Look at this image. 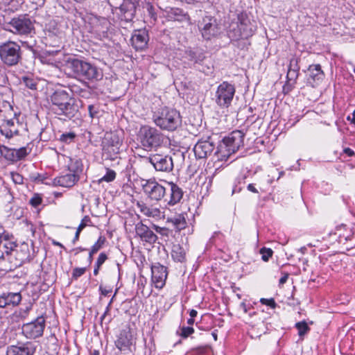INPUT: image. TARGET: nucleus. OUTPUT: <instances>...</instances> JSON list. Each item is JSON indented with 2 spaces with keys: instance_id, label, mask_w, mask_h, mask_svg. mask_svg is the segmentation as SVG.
I'll use <instances>...</instances> for the list:
<instances>
[{
  "instance_id": "24",
  "label": "nucleus",
  "mask_w": 355,
  "mask_h": 355,
  "mask_svg": "<svg viewBox=\"0 0 355 355\" xmlns=\"http://www.w3.org/2000/svg\"><path fill=\"white\" fill-rule=\"evenodd\" d=\"M21 300L19 293H3L0 296V308L12 309L17 306Z\"/></svg>"
},
{
  "instance_id": "40",
  "label": "nucleus",
  "mask_w": 355,
  "mask_h": 355,
  "mask_svg": "<svg viewBox=\"0 0 355 355\" xmlns=\"http://www.w3.org/2000/svg\"><path fill=\"white\" fill-rule=\"evenodd\" d=\"M105 241L106 239L104 236H99L97 241L91 248L92 252H97L99 250H101L104 245Z\"/></svg>"
},
{
  "instance_id": "6",
  "label": "nucleus",
  "mask_w": 355,
  "mask_h": 355,
  "mask_svg": "<svg viewBox=\"0 0 355 355\" xmlns=\"http://www.w3.org/2000/svg\"><path fill=\"white\" fill-rule=\"evenodd\" d=\"M0 60L7 67L17 65L22 60L21 46L12 40L0 43Z\"/></svg>"
},
{
  "instance_id": "13",
  "label": "nucleus",
  "mask_w": 355,
  "mask_h": 355,
  "mask_svg": "<svg viewBox=\"0 0 355 355\" xmlns=\"http://www.w3.org/2000/svg\"><path fill=\"white\" fill-rule=\"evenodd\" d=\"M146 159L153 166L157 171L170 172L173 168L172 157L168 155L153 154L146 157Z\"/></svg>"
},
{
  "instance_id": "20",
  "label": "nucleus",
  "mask_w": 355,
  "mask_h": 355,
  "mask_svg": "<svg viewBox=\"0 0 355 355\" xmlns=\"http://www.w3.org/2000/svg\"><path fill=\"white\" fill-rule=\"evenodd\" d=\"M215 22L214 19L207 16L199 22L198 27L204 39L209 40L216 33Z\"/></svg>"
},
{
  "instance_id": "63",
  "label": "nucleus",
  "mask_w": 355,
  "mask_h": 355,
  "mask_svg": "<svg viewBox=\"0 0 355 355\" xmlns=\"http://www.w3.org/2000/svg\"><path fill=\"white\" fill-rule=\"evenodd\" d=\"M101 267V266H99L96 263L94 264V275H97L98 274Z\"/></svg>"
},
{
  "instance_id": "42",
  "label": "nucleus",
  "mask_w": 355,
  "mask_h": 355,
  "mask_svg": "<svg viewBox=\"0 0 355 355\" xmlns=\"http://www.w3.org/2000/svg\"><path fill=\"white\" fill-rule=\"evenodd\" d=\"M82 85L83 86L82 91L80 92L79 96L85 98H88L92 95L91 89L86 82H82Z\"/></svg>"
},
{
  "instance_id": "17",
  "label": "nucleus",
  "mask_w": 355,
  "mask_h": 355,
  "mask_svg": "<svg viewBox=\"0 0 355 355\" xmlns=\"http://www.w3.org/2000/svg\"><path fill=\"white\" fill-rule=\"evenodd\" d=\"M17 244L9 240L8 234H0V260L10 261L13 253L17 252Z\"/></svg>"
},
{
  "instance_id": "8",
  "label": "nucleus",
  "mask_w": 355,
  "mask_h": 355,
  "mask_svg": "<svg viewBox=\"0 0 355 355\" xmlns=\"http://www.w3.org/2000/svg\"><path fill=\"white\" fill-rule=\"evenodd\" d=\"M235 92L234 85L223 81L217 87L214 101L220 108H228L232 104Z\"/></svg>"
},
{
  "instance_id": "10",
  "label": "nucleus",
  "mask_w": 355,
  "mask_h": 355,
  "mask_svg": "<svg viewBox=\"0 0 355 355\" xmlns=\"http://www.w3.org/2000/svg\"><path fill=\"white\" fill-rule=\"evenodd\" d=\"M102 145L103 153L107 155V158L114 160L119 153L121 140L116 133L106 132Z\"/></svg>"
},
{
  "instance_id": "11",
  "label": "nucleus",
  "mask_w": 355,
  "mask_h": 355,
  "mask_svg": "<svg viewBox=\"0 0 355 355\" xmlns=\"http://www.w3.org/2000/svg\"><path fill=\"white\" fill-rule=\"evenodd\" d=\"M136 331L125 326L123 328L116 336L115 345L120 351H126L130 349V347L135 344L136 342Z\"/></svg>"
},
{
  "instance_id": "23",
  "label": "nucleus",
  "mask_w": 355,
  "mask_h": 355,
  "mask_svg": "<svg viewBox=\"0 0 355 355\" xmlns=\"http://www.w3.org/2000/svg\"><path fill=\"white\" fill-rule=\"evenodd\" d=\"M166 17L170 21L190 23V17L187 12L179 8L166 7L164 10Z\"/></svg>"
},
{
  "instance_id": "56",
  "label": "nucleus",
  "mask_w": 355,
  "mask_h": 355,
  "mask_svg": "<svg viewBox=\"0 0 355 355\" xmlns=\"http://www.w3.org/2000/svg\"><path fill=\"white\" fill-rule=\"evenodd\" d=\"M343 153L345 154H346L348 157H352V156L355 155V152L350 148H345L343 149Z\"/></svg>"
},
{
  "instance_id": "27",
  "label": "nucleus",
  "mask_w": 355,
  "mask_h": 355,
  "mask_svg": "<svg viewBox=\"0 0 355 355\" xmlns=\"http://www.w3.org/2000/svg\"><path fill=\"white\" fill-rule=\"evenodd\" d=\"M300 58L293 56L291 58L287 72L286 78L289 82L296 83L300 75V67L299 65Z\"/></svg>"
},
{
  "instance_id": "37",
  "label": "nucleus",
  "mask_w": 355,
  "mask_h": 355,
  "mask_svg": "<svg viewBox=\"0 0 355 355\" xmlns=\"http://www.w3.org/2000/svg\"><path fill=\"white\" fill-rule=\"evenodd\" d=\"M82 82L83 81L80 82L78 84L73 83H70L68 84L69 89L73 94H76L78 96L80 94V93L82 91L83 87V86L81 84Z\"/></svg>"
},
{
  "instance_id": "34",
  "label": "nucleus",
  "mask_w": 355,
  "mask_h": 355,
  "mask_svg": "<svg viewBox=\"0 0 355 355\" xmlns=\"http://www.w3.org/2000/svg\"><path fill=\"white\" fill-rule=\"evenodd\" d=\"M347 225H342L340 227H338L336 230V234H338V236L340 239H344L345 241L350 240L351 239V232L350 231L347 233H342V230H346Z\"/></svg>"
},
{
  "instance_id": "15",
  "label": "nucleus",
  "mask_w": 355,
  "mask_h": 355,
  "mask_svg": "<svg viewBox=\"0 0 355 355\" xmlns=\"http://www.w3.org/2000/svg\"><path fill=\"white\" fill-rule=\"evenodd\" d=\"M151 280L155 288L161 289L164 287L167 278V269L159 263H156L151 266Z\"/></svg>"
},
{
  "instance_id": "44",
  "label": "nucleus",
  "mask_w": 355,
  "mask_h": 355,
  "mask_svg": "<svg viewBox=\"0 0 355 355\" xmlns=\"http://www.w3.org/2000/svg\"><path fill=\"white\" fill-rule=\"evenodd\" d=\"M87 270V268L83 267V268H75L73 270L71 277L73 279L76 280L78 278L83 275Z\"/></svg>"
},
{
  "instance_id": "43",
  "label": "nucleus",
  "mask_w": 355,
  "mask_h": 355,
  "mask_svg": "<svg viewBox=\"0 0 355 355\" xmlns=\"http://www.w3.org/2000/svg\"><path fill=\"white\" fill-rule=\"evenodd\" d=\"M260 254H261L262 260L263 261H268L272 256L273 251L270 248H262L260 250Z\"/></svg>"
},
{
  "instance_id": "28",
  "label": "nucleus",
  "mask_w": 355,
  "mask_h": 355,
  "mask_svg": "<svg viewBox=\"0 0 355 355\" xmlns=\"http://www.w3.org/2000/svg\"><path fill=\"white\" fill-rule=\"evenodd\" d=\"M67 168L69 173L76 175L80 179V174L83 171V164L80 158L77 157H69Z\"/></svg>"
},
{
  "instance_id": "22",
  "label": "nucleus",
  "mask_w": 355,
  "mask_h": 355,
  "mask_svg": "<svg viewBox=\"0 0 355 355\" xmlns=\"http://www.w3.org/2000/svg\"><path fill=\"white\" fill-rule=\"evenodd\" d=\"M149 40L148 33L146 30L135 31L131 37L132 46L137 50H144Z\"/></svg>"
},
{
  "instance_id": "50",
  "label": "nucleus",
  "mask_w": 355,
  "mask_h": 355,
  "mask_svg": "<svg viewBox=\"0 0 355 355\" xmlns=\"http://www.w3.org/2000/svg\"><path fill=\"white\" fill-rule=\"evenodd\" d=\"M91 222V219L88 216H85L81 220L80 223L79 224L78 227V230L79 231H82L87 225L89 223Z\"/></svg>"
},
{
  "instance_id": "35",
  "label": "nucleus",
  "mask_w": 355,
  "mask_h": 355,
  "mask_svg": "<svg viewBox=\"0 0 355 355\" xmlns=\"http://www.w3.org/2000/svg\"><path fill=\"white\" fill-rule=\"evenodd\" d=\"M116 178V173L113 170L107 169L106 174L103 175L100 180L99 182H110L113 181Z\"/></svg>"
},
{
  "instance_id": "36",
  "label": "nucleus",
  "mask_w": 355,
  "mask_h": 355,
  "mask_svg": "<svg viewBox=\"0 0 355 355\" xmlns=\"http://www.w3.org/2000/svg\"><path fill=\"white\" fill-rule=\"evenodd\" d=\"M22 82L26 85V87L31 89H37V83L35 80L28 76L22 77Z\"/></svg>"
},
{
  "instance_id": "21",
  "label": "nucleus",
  "mask_w": 355,
  "mask_h": 355,
  "mask_svg": "<svg viewBox=\"0 0 355 355\" xmlns=\"http://www.w3.org/2000/svg\"><path fill=\"white\" fill-rule=\"evenodd\" d=\"M135 233L143 242L153 244L157 240V235L146 225L138 223L135 225Z\"/></svg>"
},
{
  "instance_id": "29",
  "label": "nucleus",
  "mask_w": 355,
  "mask_h": 355,
  "mask_svg": "<svg viewBox=\"0 0 355 355\" xmlns=\"http://www.w3.org/2000/svg\"><path fill=\"white\" fill-rule=\"evenodd\" d=\"M167 222L171 223L177 231L184 230L187 225L184 214H180L174 217L169 218L167 219Z\"/></svg>"
},
{
  "instance_id": "26",
  "label": "nucleus",
  "mask_w": 355,
  "mask_h": 355,
  "mask_svg": "<svg viewBox=\"0 0 355 355\" xmlns=\"http://www.w3.org/2000/svg\"><path fill=\"white\" fill-rule=\"evenodd\" d=\"M76 175L68 173L54 178L53 184L62 187H71L79 180Z\"/></svg>"
},
{
  "instance_id": "14",
  "label": "nucleus",
  "mask_w": 355,
  "mask_h": 355,
  "mask_svg": "<svg viewBox=\"0 0 355 355\" xmlns=\"http://www.w3.org/2000/svg\"><path fill=\"white\" fill-rule=\"evenodd\" d=\"M36 345L30 341L17 343L7 347L6 355H34Z\"/></svg>"
},
{
  "instance_id": "64",
  "label": "nucleus",
  "mask_w": 355,
  "mask_h": 355,
  "mask_svg": "<svg viewBox=\"0 0 355 355\" xmlns=\"http://www.w3.org/2000/svg\"><path fill=\"white\" fill-rule=\"evenodd\" d=\"M126 7V5L122 4L120 6L119 9L122 12L125 13L128 11V8Z\"/></svg>"
},
{
  "instance_id": "31",
  "label": "nucleus",
  "mask_w": 355,
  "mask_h": 355,
  "mask_svg": "<svg viewBox=\"0 0 355 355\" xmlns=\"http://www.w3.org/2000/svg\"><path fill=\"white\" fill-rule=\"evenodd\" d=\"M0 153L8 161L16 162L15 148H10L5 146H0Z\"/></svg>"
},
{
  "instance_id": "5",
  "label": "nucleus",
  "mask_w": 355,
  "mask_h": 355,
  "mask_svg": "<svg viewBox=\"0 0 355 355\" xmlns=\"http://www.w3.org/2000/svg\"><path fill=\"white\" fill-rule=\"evenodd\" d=\"M244 136L243 131L234 130L225 137L215 153L218 159L226 161L232 154L236 153L243 146Z\"/></svg>"
},
{
  "instance_id": "57",
  "label": "nucleus",
  "mask_w": 355,
  "mask_h": 355,
  "mask_svg": "<svg viewBox=\"0 0 355 355\" xmlns=\"http://www.w3.org/2000/svg\"><path fill=\"white\" fill-rule=\"evenodd\" d=\"M190 313V318L188 319L187 323L189 325H192L194 322V318L196 316L198 312H189Z\"/></svg>"
},
{
  "instance_id": "58",
  "label": "nucleus",
  "mask_w": 355,
  "mask_h": 355,
  "mask_svg": "<svg viewBox=\"0 0 355 355\" xmlns=\"http://www.w3.org/2000/svg\"><path fill=\"white\" fill-rule=\"evenodd\" d=\"M80 232H81V231H79L78 229L76 230L75 236L72 240L73 244H75L76 243V241H78Z\"/></svg>"
},
{
  "instance_id": "39",
  "label": "nucleus",
  "mask_w": 355,
  "mask_h": 355,
  "mask_svg": "<svg viewBox=\"0 0 355 355\" xmlns=\"http://www.w3.org/2000/svg\"><path fill=\"white\" fill-rule=\"evenodd\" d=\"M27 155L28 152L26 147L15 148V156L16 158V162L24 159Z\"/></svg>"
},
{
  "instance_id": "38",
  "label": "nucleus",
  "mask_w": 355,
  "mask_h": 355,
  "mask_svg": "<svg viewBox=\"0 0 355 355\" xmlns=\"http://www.w3.org/2000/svg\"><path fill=\"white\" fill-rule=\"evenodd\" d=\"M145 8H146L150 17L153 19V21L154 22H155L157 19V12L155 10V8H154L153 5L150 2H147V3H146Z\"/></svg>"
},
{
  "instance_id": "1",
  "label": "nucleus",
  "mask_w": 355,
  "mask_h": 355,
  "mask_svg": "<svg viewBox=\"0 0 355 355\" xmlns=\"http://www.w3.org/2000/svg\"><path fill=\"white\" fill-rule=\"evenodd\" d=\"M141 189L148 199L153 202L162 200L169 206H173L182 199L184 191L177 184L166 180L157 181L155 178L143 180Z\"/></svg>"
},
{
  "instance_id": "32",
  "label": "nucleus",
  "mask_w": 355,
  "mask_h": 355,
  "mask_svg": "<svg viewBox=\"0 0 355 355\" xmlns=\"http://www.w3.org/2000/svg\"><path fill=\"white\" fill-rule=\"evenodd\" d=\"M295 327L297 329L298 335L300 337H303L306 334H307L310 331L309 324L304 320L297 322Z\"/></svg>"
},
{
  "instance_id": "55",
  "label": "nucleus",
  "mask_w": 355,
  "mask_h": 355,
  "mask_svg": "<svg viewBox=\"0 0 355 355\" xmlns=\"http://www.w3.org/2000/svg\"><path fill=\"white\" fill-rule=\"evenodd\" d=\"M153 227H154V229L155 230V231L157 233H159V234H162L163 236H168V229L165 228V227H159V226L155 225H154Z\"/></svg>"
},
{
  "instance_id": "51",
  "label": "nucleus",
  "mask_w": 355,
  "mask_h": 355,
  "mask_svg": "<svg viewBox=\"0 0 355 355\" xmlns=\"http://www.w3.org/2000/svg\"><path fill=\"white\" fill-rule=\"evenodd\" d=\"M107 259V255L105 252H101L99 254L97 260L95 263L102 266V265L105 262Z\"/></svg>"
},
{
  "instance_id": "61",
  "label": "nucleus",
  "mask_w": 355,
  "mask_h": 355,
  "mask_svg": "<svg viewBox=\"0 0 355 355\" xmlns=\"http://www.w3.org/2000/svg\"><path fill=\"white\" fill-rule=\"evenodd\" d=\"M347 119H348L349 121H351V123H352V124H354V126H355V110L353 111V112H352V116H349L347 117Z\"/></svg>"
},
{
  "instance_id": "60",
  "label": "nucleus",
  "mask_w": 355,
  "mask_h": 355,
  "mask_svg": "<svg viewBox=\"0 0 355 355\" xmlns=\"http://www.w3.org/2000/svg\"><path fill=\"white\" fill-rule=\"evenodd\" d=\"M248 189L251 191V192H253V193H258V191L257 189L255 188V187L254 186L253 184H249L248 185Z\"/></svg>"
},
{
  "instance_id": "45",
  "label": "nucleus",
  "mask_w": 355,
  "mask_h": 355,
  "mask_svg": "<svg viewBox=\"0 0 355 355\" xmlns=\"http://www.w3.org/2000/svg\"><path fill=\"white\" fill-rule=\"evenodd\" d=\"M260 302L262 304L268 306L270 309H275L276 308L277 304L273 298H261L260 299Z\"/></svg>"
},
{
  "instance_id": "53",
  "label": "nucleus",
  "mask_w": 355,
  "mask_h": 355,
  "mask_svg": "<svg viewBox=\"0 0 355 355\" xmlns=\"http://www.w3.org/2000/svg\"><path fill=\"white\" fill-rule=\"evenodd\" d=\"M296 83H293V81L289 82L287 79V83L283 87V92L284 94H288L291 92Z\"/></svg>"
},
{
  "instance_id": "52",
  "label": "nucleus",
  "mask_w": 355,
  "mask_h": 355,
  "mask_svg": "<svg viewBox=\"0 0 355 355\" xmlns=\"http://www.w3.org/2000/svg\"><path fill=\"white\" fill-rule=\"evenodd\" d=\"M42 198L38 195H35L30 200V204L36 207L38 205H40L42 203Z\"/></svg>"
},
{
  "instance_id": "41",
  "label": "nucleus",
  "mask_w": 355,
  "mask_h": 355,
  "mask_svg": "<svg viewBox=\"0 0 355 355\" xmlns=\"http://www.w3.org/2000/svg\"><path fill=\"white\" fill-rule=\"evenodd\" d=\"M0 131L6 138H11L14 135H18L19 132L17 128H7L5 127H3Z\"/></svg>"
},
{
  "instance_id": "62",
  "label": "nucleus",
  "mask_w": 355,
  "mask_h": 355,
  "mask_svg": "<svg viewBox=\"0 0 355 355\" xmlns=\"http://www.w3.org/2000/svg\"><path fill=\"white\" fill-rule=\"evenodd\" d=\"M96 252H92V250L90 249L89 252L88 259H87L88 262H89V264H91V263H92V261H93V255H94V254H96Z\"/></svg>"
},
{
  "instance_id": "33",
  "label": "nucleus",
  "mask_w": 355,
  "mask_h": 355,
  "mask_svg": "<svg viewBox=\"0 0 355 355\" xmlns=\"http://www.w3.org/2000/svg\"><path fill=\"white\" fill-rule=\"evenodd\" d=\"M89 117L93 119L98 118L100 113V106L98 104H91L87 107Z\"/></svg>"
},
{
  "instance_id": "4",
  "label": "nucleus",
  "mask_w": 355,
  "mask_h": 355,
  "mask_svg": "<svg viewBox=\"0 0 355 355\" xmlns=\"http://www.w3.org/2000/svg\"><path fill=\"white\" fill-rule=\"evenodd\" d=\"M153 119L157 126L167 131H174L182 124L180 112L168 107H164L155 112Z\"/></svg>"
},
{
  "instance_id": "59",
  "label": "nucleus",
  "mask_w": 355,
  "mask_h": 355,
  "mask_svg": "<svg viewBox=\"0 0 355 355\" xmlns=\"http://www.w3.org/2000/svg\"><path fill=\"white\" fill-rule=\"evenodd\" d=\"M288 278V275L286 273L284 276H282L279 281V284H284L286 282Z\"/></svg>"
},
{
  "instance_id": "49",
  "label": "nucleus",
  "mask_w": 355,
  "mask_h": 355,
  "mask_svg": "<svg viewBox=\"0 0 355 355\" xmlns=\"http://www.w3.org/2000/svg\"><path fill=\"white\" fill-rule=\"evenodd\" d=\"M99 291H101V294L102 295L110 296L112 293V288L108 286L101 285L99 286Z\"/></svg>"
},
{
  "instance_id": "9",
  "label": "nucleus",
  "mask_w": 355,
  "mask_h": 355,
  "mask_svg": "<svg viewBox=\"0 0 355 355\" xmlns=\"http://www.w3.org/2000/svg\"><path fill=\"white\" fill-rule=\"evenodd\" d=\"M34 22L28 15L25 14L13 17L8 24L14 34L27 36L35 33Z\"/></svg>"
},
{
  "instance_id": "54",
  "label": "nucleus",
  "mask_w": 355,
  "mask_h": 355,
  "mask_svg": "<svg viewBox=\"0 0 355 355\" xmlns=\"http://www.w3.org/2000/svg\"><path fill=\"white\" fill-rule=\"evenodd\" d=\"M15 119H5L3 127L7 128H17L15 125Z\"/></svg>"
},
{
  "instance_id": "3",
  "label": "nucleus",
  "mask_w": 355,
  "mask_h": 355,
  "mask_svg": "<svg viewBox=\"0 0 355 355\" xmlns=\"http://www.w3.org/2000/svg\"><path fill=\"white\" fill-rule=\"evenodd\" d=\"M66 66L76 77L84 80L93 82L100 80L103 78V73L98 67L83 60L69 58Z\"/></svg>"
},
{
  "instance_id": "18",
  "label": "nucleus",
  "mask_w": 355,
  "mask_h": 355,
  "mask_svg": "<svg viewBox=\"0 0 355 355\" xmlns=\"http://www.w3.org/2000/svg\"><path fill=\"white\" fill-rule=\"evenodd\" d=\"M63 32L56 27L49 28L45 32V44L52 47L60 48L62 44Z\"/></svg>"
},
{
  "instance_id": "12",
  "label": "nucleus",
  "mask_w": 355,
  "mask_h": 355,
  "mask_svg": "<svg viewBox=\"0 0 355 355\" xmlns=\"http://www.w3.org/2000/svg\"><path fill=\"white\" fill-rule=\"evenodd\" d=\"M45 327V319L43 316L37 317L35 320L24 324L22 333L30 339H35L42 336Z\"/></svg>"
},
{
  "instance_id": "48",
  "label": "nucleus",
  "mask_w": 355,
  "mask_h": 355,
  "mask_svg": "<svg viewBox=\"0 0 355 355\" xmlns=\"http://www.w3.org/2000/svg\"><path fill=\"white\" fill-rule=\"evenodd\" d=\"M75 137H76L75 133H73V132H67V133L62 134L60 136V140L62 141L68 143V142H71V141H73V139L75 138Z\"/></svg>"
},
{
  "instance_id": "2",
  "label": "nucleus",
  "mask_w": 355,
  "mask_h": 355,
  "mask_svg": "<svg viewBox=\"0 0 355 355\" xmlns=\"http://www.w3.org/2000/svg\"><path fill=\"white\" fill-rule=\"evenodd\" d=\"M50 108L51 111L64 120L74 118L78 113V107L74 98L62 89L55 91L50 96Z\"/></svg>"
},
{
  "instance_id": "7",
  "label": "nucleus",
  "mask_w": 355,
  "mask_h": 355,
  "mask_svg": "<svg viewBox=\"0 0 355 355\" xmlns=\"http://www.w3.org/2000/svg\"><path fill=\"white\" fill-rule=\"evenodd\" d=\"M138 139L144 148L152 149L163 143L164 137L156 128L144 125L139 131Z\"/></svg>"
},
{
  "instance_id": "25",
  "label": "nucleus",
  "mask_w": 355,
  "mask_h": 355,
  "mask_svg": "<svg viewBox=\"0 0 355 355\" xmlns=\"http://www.w3.org/2000/svg\"><path fill=\"white\" fill-rule=\"evenodd\" d=\"M137 207L139 211L146 217L155 219L160 218L161 217V210L157 207L148 205L143 201H138L137 202Z\"/></svg>"
},
{
  "instance_id": "46",
  "label": "nucleus",
  "mask_w": 355,
  "mask_h": 355,
  "mask_svg": "<svg viewBox=\"0 0 355 355\" xmlns=\"http://www.w3.org/2000/svg\"><path fill=\"white\" fill-rule=\"evenodd\" d=\"M13 182L16 184H21L24 182V178L21 175L16 172L10 173Z\"/></svg>"
},
{
  "instance_id": "16",
  "label": "nucleus",
  "mask_w": 355,
  "mask_h": 355,
  "mask_svg": "<svg viewBox=\"0 0 355 355\" xmlns=\"http://www.w3.org/2000/svg\"><path fill=\"white\" fill-rule=\"evenodd\" d=\"M215 149V144L210 137L200 139L194 146L193 152L197 159L207 158Z\"/></svg>"
},
{
  "instance_id": "30",
  "label": "nucleus",
  "mask_w": 355,
  "mask_h": 355,
  "mask_svg": "<svg viewBox=\"0 0 355 355\" xmlns=\"http://www.w3.org/2000/svg\"><path fill=\"white\" fill-rule=\"evenodd\" d=\"M171 257L175 261L182 263L186 259V253L180 245H174L171 250Z\"/></svg>"
},
{
  "instance_id": "47",
  "label": "nucleus",
  "mask_w": 355,
  "mask_h": 355,
  "mask_svg": "<svg viewBox=\"0 0 355 355\" xmlns=\"http://www.w3.org/2000/svg\"><path fill=\"white\" fill-rule=\"evenodd\" d=\"M180 336L187 338L191 334H192L194 331L193 328L192 327H182L180 329Z\"/></svg>"
},
{
  "instance_id": "19",
  "label": "nucleus",
  "mask_w": 355,
  "mask_h": 355,
  "mask_svg": "<svg viewBox=\"0 0 355 355\" xmlns=\"http://www.w3.org/2000/svg\"><path fill=\"white\" fill-rule=\"evenodd\" d=\"M307 83L311 87H316L324 78V73L319 64H311L307 69Z\"/></svg>"
}]
</instances>
